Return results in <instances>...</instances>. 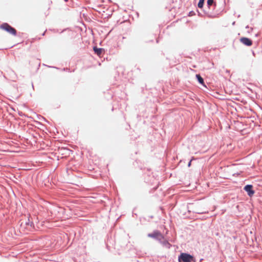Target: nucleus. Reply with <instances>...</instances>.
I'll list each match as a JSON object with an SVG mask.
<instances>
[{
    "label": "nucleus",
    "mask_w": 262,
    "mask_h": 262,
    "mask_svg": "<svg viewBox=\"0 0 262 262\" xmlns=\"http://www.w3.org/2000/svg\"><path fill=\"white\" fill-rule=\"evenodd\" d=\"M0 29L4 30L13 35L16 34V30L7 23H4L0 26Z\"/></svg>",
    "instance_id": "f257e3e1"
},
{
    "label": "nucleus",
    "mask_w": 262,
    "mask_h": 262,
    "mask_svg": "<svg viewBox=\"0 0 262 262\" xmlns=\"http://www.w3.org/2000/svg\"><path fill=\"white\" fill-rule=\"evenodd\" d=\"M193 260V257L190 254L183 253L179 257V260L180 261H183V262H192Z\"/></svg>",
    "instance_id": "f03ea898"
},
{
    "label": "nucleus",
    "mask_w": 262,
    "mask_h": 262,
    "mask_svg": "<svg viewBox=\"0 0 262 262\" xmlns=\"http://www.w3.org/2000/svg\"><path fill=\"white\" fill-rule=\"evenodd\" d=\"M148 236L155 238L159 240H161L164 238L163 235L158 231H155L152 233L148 234Z\"/></svg>",
    "instance_id": "7ed1b4c3"
},
{
    "label": "nucleus",
    "mask_w": 262,
    "mask_h": 262,
    "mask_svg": "<svg viewBox=\"0 0 262 262\" xmlns=\"http://www.w3.org/2000/svg\"><path fill=\"white\" fill-rule=\"evenodd\" d=\"M239 40L241 43H242L243 44H244L245 46L250 47L252 45L253 42H252V40H251L250 39H249L248 38L243 37L241 38Z\"/></svg>",
    "instance_id": "20e7f679"
},
{
    "label": "nucleus",
    "mask_w": 262,
    "mask_h": 262,
    "mask_svg": "<svg viewBox=\"0 0 262 262\" xmlns=\"http://www.w3.org/2000/svg\"><path fill=\"white\" fill-rule=\"evenodd\" d=\"M252 187L253 186L251 185H247L244 187V190L247 192L248 194L250 196H252L254 193V191L252 190Z\"/></svg>",
    "instance_id": "39448f33"
},
{
    "label": "nucleus",
    "mask_w": 262,
    "mask_h": 262,
    "mask_svg": "<svg viewBox=\"0 0 262 262\" xmlns=\"http://www.w3.org/2000/svg\"><path fill=\"white\" fill-rule=\"evenodd\" d=\"M94 51L99 56H100L102 53L104 52V49L102 48H97L96 47L93 48Z\"/></svg>",
    "instance_id": "423d86ee"
},
{
    "label": "nucleus",
    "mask_w": 262,
    "mask_h": 262,
    "mask_svg": "<svg viewBox=\"0 0 262 262\" xmlns=\"http://www.w3.org/2000/svg\"><path fill=\"white\" fill-rule=\"evenodd\" d=\"M196 77L197 78L199 82L203 84V85H204V80L203 79V78L199 75V74H196Z\"/></svg>",
    "instance_id": "0eeeda50"
},
{
    "label": "nucleus",
    "mask_w": 262,
    "mask_h": 262,
    "mask_svg": "<svg viewBox=\"0 0 262 262\" xmlns=\"http://www.w3.org/2000/svg\"><path fill=\"white\" fill-rule=\"evenodd\" d=\"M204 1L205 0H200L199 1V2L198 4V6L199 8H203V5H204Z\"/></svg>",
    "instance_id": "6e6552de"
},
{
    "label": "nucleus",
    "mask_w": 262,
    "mask_h": 262,
    "mask_svg": "<svg viewBox=\"0 0 262 262\" xmlns=\"http://www.w3.org/2000/svg\"><path fill=\"white\" fill-rule=\"evenodd\" d=\"M214 2V0H207V5L209 7H210Z\"/></svg>",
    "instance_id": "1a4fd4ad"
},
{
    "label": "nucleus",
    "mask_w": 262,
    "mask_h": 262,
    "mask_svg": "<svg viewBox=\"0 0 262 262\" xmlns=\"http://www.w3.org/2000/svg\"><path fill=\"white\" fill-rule=\"evenodd\" d=\"M190 164H191V161L189 162V163L188 164V166H190Z\"/></svg>",
    "instance_id": "9d476101"
},
{
    "label": "nucleus",
    "mask_w": 262,
    "mask_h": 262,
    "mask_svg": "<svg viewBox=\"0 0 262 262\" xmlns=\"http://www.w3.org/2000/svg\"><path fill=\"white\" fill-rule=\"evenodd\" d=\"M165 244L169 245L168 243H167V242L165 243Z\"/></svg>",
    "instance_id": "9b49d317"
}]
</instances>
